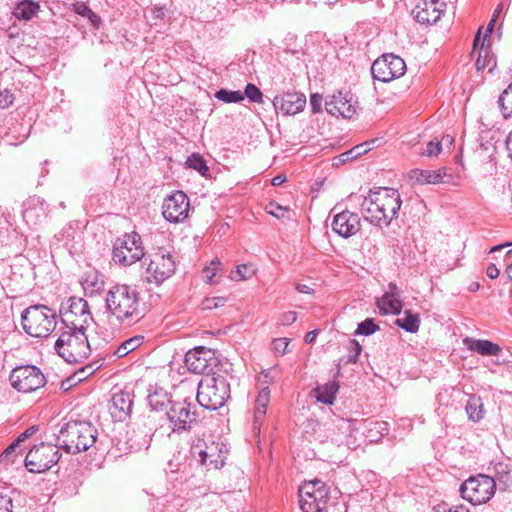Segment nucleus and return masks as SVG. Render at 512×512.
<instances>
[{
    "mask_svg": "<svg viewBox=\"0 0 512 512\" xmlns=\"http://www.w3.org/2000/svg\"><path fill=\"white\" fill-rule=\"evenodd\" d=\"M402 200L398 190L378 187L369 190L361 203V211L370 223L382 227L388 226L397 217Z\"/></svg>",
    "mask_w": 512,
    "mask_h": 512,
    "instance_id": "f257e3e1",
    "label": "nucleus"
},
{
    "mask_svg": "<svg viewBox=\"0 0 512 512\" xmlns=\"http://www.w3.org/2000/svg\"><path fill=\"white\" fill-rule=\"evenodd\" d=\"M108 312L122 324H132L144 316L139 293L136 288L126 284H117L106 295Z\"/></svg>",
    "mask_w": 512,
    "mask_h": 512,
    "instance_id": "f03ea898",
    "label": "nucleus"
},
{
    "mask_svg": "<svg viewBox=\"0 0 512 512\" xmlns=\"http://www.w3.org/2000/svg\"><path fill=\"white\" fill-rule=\"evenodd\" d=\"M97 429L90 422L70 421L65 423L57 435V443L69 454H78L91 448L97 439Z\"/></svg>",
    "mask_w": 512,
    "mask_h": 512,
    "instance_id": "7ed1b4c3",
    "label": "nucleus"
},
{
    "mask_svg": "<svg viewBox=\"0 0 512 512\" xmlns=\"http://www.w3.org/2000/svg\"><path fill=\"white\" fill-rule=\"evenodd\" d=\"M86 330L66 328L56 340L54 348L67 363H81L93 350Z\"/></svg>",
    "mask_w": 512,
    "mask_h": 512,
    "instance_id": "20e7f679",
    "label": "nucleus"
},
{
    "mask_svg": "<svg viewBox=\"0 0 512 512\" xmlns=\"http://www.w3.org/2000/svg\"><path fill=\"white\" fill-rule=\"evenodd\" d=\"M230 383L222 375L204 376L198 384L197 401L209 410H217L225 405L231 395Z\"/></svg>",
    "mask_w": 512,
    "mask_h": 512,
    "instance_id": "39448f33",
    "label": "nucleus"
},
{
    "mask_svg": "<svg viewBox=\"0 0 512 512\" xmlns=\"http://www.w3.org/2000/svg\"><path fill=\"white\" fill-rule=\"evenodd\" d=\"M23 330L32 337H47L56 327V312L43 304L27 307L21 314Z\"/></svg>",
    "mask_w": 512,
    "mask_h": 512,
    "instance_id": "423d86ee",
    "label": "nucleus"
},
{
    "mask_svg": "<svg viewBox=\"0 0 512 512\" xmlns=\"http://www.w3.org/2000/svg\"><path fill=\"white\" fill-rule=\"evenodd\" d=\"M227 449L223 443H217L213 440L209 442L204 438H196L192 441L190 454L192 458L208 469H219L224 463Z\"/></svg>",
    "mask_w": 512,
    "mask_h": 512,
    "instance_id": "0eeeda50",
    "label": "nucleus"
},
{
    "mask_svg": "<svg viewBox=\"0 0 512 512\" xmlns=\"http://www.w3.org/2000/svg\"><path fill=\"white\" fill-rule=\"evenodd\" d=\"M146 266L144 277L147 282L159 285L171 277L175 271V261L164 249H158L142 258Z\"/></svg>",
    "mask_w": 512,
    "mask_h": 512,
    "instance_id": "6e6552de",
    "label": "nucleus"
},
{
    "mask_svg": "<svg viewBox=\"0 0 512 512\" xmlns=\"http://www.w3.org/2000/svg\"><path fill=\"white\" fill-rule=\"evenodd\" d=\"M60 446L40 443L35 445L25 457V466L31 473H43L58 463L61 458Z\"/></svg>",
    "mask_w": 512,
    "mask_h": 512,
    "instance_id": "1a4fd4ad",
    "label": "nucleus"
},
{
    "mask_svg": "<svg viewBox=\"0 0 512 512\" xmlns=\"http://www.w3.org/2000/svg\"><path fill=\"white\" fill-rule=\"evenodd\" d=\"M495 479L487 475H479L465 480L460 488L461 497L473 505L486 503L494 494Z\"/></svg>",
    "mask_w": 512,
    "mask_h": 512,
    "instance_id": "9d476101",
    "label": "nucleus"
},
{
    "mask_svg": "<svg viewBox=\"0 0 512 512\" xmlns=\"http://www.w3.org/2000/svg\"><path fill=\"white\" fill-rule=\"evenodd\" d=\"M9 380L13 388L23 393L35 391L46 383L44 374L33 365L14 368L10 373Z\"/></svg>",
    "mask_w": 512,
    "mask_h": 512,
    "instance_id": "9b49d317",
    "label": "nucleus"
},
{
    "mask_svg": "<svg viewBox=\"0 0 512 512\" xmlns=\"http://www.w3.org/2000/svg\"><path fill=\"white\" fill-rule=\"evenodd\" d=\"M144 257L141 237L137 233L117 239L113 248V261L122 266H130Z\"/></svg>",
    "mask_w": 512,
    "mask_h": 512,
    "instance_id": "f8f14e48",
    "label": "nucleus"
},
{
    "mask_svg": "<svg viewBox=\"0 0 512 512\" xmlns=\"http://www.w3.org/2000/svg\"><path fill=\"white\" fill-rule=\"evenodd\" d=\"M68 303L66 309L60 310L63 324L69 329L86 330L93 322L88 302L83 298L71 297Z\"/></svg>",
    "mask_w": 512,
    "mask_h": 512,
    "instance_id": "ddd939ff",
    "label": "nucleus"
},
{
    "mask_svg": "<svg viewBox=\"0 0 512 512\" xmlns=\"http://www.w3.org/2000/svg\"><path fill=\"white\" fill-rule=\"evenodd\" d=\"M406 72L405 61L394 54H384L376 59L371 66V73L375 80L390 82L403 76Z\"/></svg>",
    "mask_w": 512,
    "mask_h": 512,
    "instance_id": "4468645a",
    "label": "nucleus"
},
{
    "mask_svg": "<svg viewBox=\"0 0 512 512\" xmlns=\"http://www.w3.org/2000/svg\"><path fill=\"white\" fill-rule=\"evenodd\" d=\"M185 364L190 372L207 376L213 373L219 360L214 350L200 346L186 353Z\"/></svg>",
    "mask_w": 512,
    "mask_h": 512,
    "instance_id": "2eb2a0df",
    "label": "nucleus"
},
{
    "mask_svg": "<svg viewBox=\"0 0 512 512\" xmlns=\"http://www.w3.org/2000/svg\"><path fill=\"white\" fill-rule=\"evenodd\" d=\"M173 432L187 431L196 421L195 405L187 400L174 401L167 412Z\"/></svg>",
    "mask_w": 512,
    "mask_h": 512,
    "instance_id": "dca6fc26",
    "label": "nucleus"
},
{
    "mask_svg": "<svg viewBox=\"0 0 512 512\" xmlns=\"http://www.w3.org/2000/svg\"><path fill=\"white\" fill-rule=\"evenodd\" d=\"M190 202L182 191H175L167 196L162 204L163 217L171 223H179L188 217Z\"/></svg>",
    "mask_w": 512,
    "mask_h": 512,
    "instance_id": "f3484780",
    "label": "nucleus"
},
{
    "mask_svg": "<svg viewBox=\"0 0 512 512\" xmlns=\"http://www.w3.org/2000/svg\"><path fill=\"white\" fill-rule=\"evenodd\" d=\"M331 227L339 236L349 238L360 231L361 219L357 213L345 210L334 216Z\"/></svg>",
    "mask_w": 512,
    "mask_h": 512,
    "instance_id": "a211bd4d",
    "label": "nucleus"
},
{
    "mask_svg": "<svg viewBox=\"0 0 512 512\" xmlns=\"http://www.w3.org/2000/svg\"><path fill=\"white\" fill-rule=\"evenodd\" d=\"M326 111L336 117L351 118L356 113L352 96L338 92L329 95L325 100Z\"/></svg>",
    "mask_w": 512,
    "mask_h": 512,
    "instance_id": "6ab92c4d",
    "label": "nucleus"
},
{
    "mask_svg": "<svg viewBox=\"0 0 512 512\" xmlns=\"http://www.w3.org/2000/svg\"><path fill=\"white\" fill-rule=\"evenodd\" d=\"M443 6L445 5L439 0H418L412 10V15L421 24H433L440 19Z\"/></svg>",
    "mask_w": 512,
    "mask_h": 512,
    "instance_id": "aec40b11",
    "label": "nucleus"
},
{
    "mask_svg": "<svg viewBox=\"0 0 512 512\" xmlns=\"http://www.w3.org/2000/svg\"><path fill=\"white\" fill-rule=\"evenodd\" d=\"M306 105V97L301 93H285L275 96L273 106L278 113L284 116L295 115L301 112Z\"/></svg>",
    "mask_w": 512,
    "mask_h": 512,
    "instance_id": "412c9836",
    "label": "nucleus"
},
{
    "mask_svg": "<svg viewBox=\"0 0 512 512\" xmlns=\"http://www.w3.org/2000/svg\"><path fill=\"white\" fill-rule=\"evenodd\" d=\"M132 407V394L128 391H119L112 396L109 412L115 421L122 422L130 416Z\"/></svg>",
    "mask_w": 512,
    "mask_h": 512,
    "instance_id": "4be33fe9",
    "label": "nucleus"
},
{
    "mask_svg": "<svg viewBox=\"0 0 512 512\" xmlns=\"http://www.w3.org/2000/svg\"><path fill=\"white\" fill-rule=\"evenodd\" d=\"M48 215V204L40 197H30L24 204L23 218L28 225H38Z\"/></svg>",
    "mask_w": 512,
    "mask_h": 512,
    "instance_id": "5701e85b",
    "label": "nucleus"
},
{
    "mask_svg": "<svg viewBox=\"0 0 512 512\" xmlns=\"http://www.w3.org/2000/svg\"><path fill=\"white\" fill-rule=\"evenodd\" d=\"M463 344L468 350L478 353L482 356H498L502 351L498 344L489 340L465 337L463 339Z\"/></svg>",
    "mask_w": 512,
    "mask_h": 512,
    "instance_id": "b1692460",
    "label": "nucleus"
},
{
    "mask_svg": "<svg viewBox=\"0 0 512 512\" xmlns=\"http://www.w3.org/2000/svg\"><path fill=\"white\" fill-rule=\"evenodd\" d=\"M328 490L316 491L315 495L299 496L300 508L303 512H323L326 509Z\"/></svg>",
    "mask_w": 512,
    "mask_h": 512,
    "instance_id": "393cba45",
    "label": "nucleus"
},
{
    "mask_svg": "<svg viewBox=\"0 0 512 512\" xmlns=\"http://www.w3.org/2000/svg\"><path fill=\"white\" fill-rule=\"evenodd\" d=\"M338 390H339L338 382L335 380H332V381H329L322 385L318 384L312 390V394L318 402H321L326 405H332L335 400L336 393L338 392Z\"/></svg>",
    "mask_w": 512,
    "mask_h": 512,
    "instance_id": "a878e982",
    "label": "nucleus"
},
{
    "mask_svg": "<svg viewBox=\"0 0 512 512\" xmlns=\"http://www.w3.org/2000/svg\"><path fill=\"white\" fill-rule=\"evenodd\" d=\"M270 399V391L266 387L260 391L256 399V405L254 409V429H259L261 423L264 420L266 414V408Z\"/></svg>",
    "mask_w": 512,
    "mask_h": 512,
    "instance_id": "bb28decb",
    "label": "nucleus"
},
{
    "mask_svg": "<svg viewBox=\"0 0 512 512\" xmlns=\"http://www.w3.org/2000/svg\"><path fill=\"white\" fill-rule=\"evenodd\" d=\"M39 3L33 0H22L14 7L13 14L17 19L28 21L39 11Z\"/></svg>",
    "mask_w": 512,
    "mask_h": 512,
    "instance_id": "cd10ccee",
    "label": "nucleus"
},
{
    "mask_svg": "<svg viewBox=\"0 0 512 512\" xmlns=\"http://www.w3.org/2000/svg\"><path fill=\"white\" fill-rule=\"evenodd\" d=\"M465 410L468 419L473 422H479L484 417V405L482 399L476 395H470Z\"/></svg>",
    "mask_w": 512,
    "mask_h": 512,
    "instance_id": "c85d7f7f",
    "label": "nucleus"
},
{
    "mask_svg": "<svg viewBox=\"0 0 512 512\" xmlns=\"http://www.w3.org/2000/svg\"><path fill=\"white\" fill-rule=\"evenodd\" d=\"M476 68L477 70H484L488 68L489 71H492L496 66V59L494 55H492L489 51V44H483L481 42L478 58L476 60Z\"/></svg>",
    "mask_w": 512,
    "mask_h": 512,
    "instance_id": "c756f323",
    "label": "nucleus"
},
{
    "mask_svg": "<svg viewBox=\"0 0 512 512\" xmlns=\"http://www.w3.org/2000/svg\"><path fill=\"white\" fill-rule=\"evenodd\" d=\"M395 324L407 332L415 333L419 329L420 319L418 314L405 310L403 316L396 319Z\"/></svg>",
    "mask_w": 512,
    "mask_h": 512,
    "instance_id": "7c9ffc66",
    "label": "nucleus"
},
{
    "mask_svg": "<svg viewBox=\"0 0 512 512\" xmlns=\"http://www.w3.org/2000/svg\"><path fill=\"white\" fill-rule=\"evenodd\" d=\"M84 290L90 295L99 293L104 287V280L96 271L86 274L82 282Z\"/></svg>",
    "mask_w": 512,
    "mask_h": 512,
    "instance_id": "2f4dec72",
    "label": "nucleus"
},
{
    "mask_svg": "<svg viewBox=\"0 0 512 512\" xmlns=\"http://www.w3.org/2000/svg\"><path fill=\"white\" fill-rule=\"evenodd\" d=\"M376 141L377 139H372L370 141H366L364 143L354 146L352 149L342 153L339 156L340 161L347 162L367 153L373 148V145L376 143Z\"/></svg>",
    "mask_w": 512,
    "mask_h": 512,
    "instance_id": "473e14b6",
    "label": "nucleus"
},
{
    "mask_svg": "<svg viewBox=\"0 0 512 512\" xmlns=\"http://www.w3.org/2000/svg\"><path fill=\"white\" fill-rule=\"evenodd\" d=\"M498 104L503 117L512 118V82L499 96Z\"/></svg>",
    "mask_w": 512,
    "mask_h": 512,
    "instance_id": "72a5a7b5",
    "label": "nucleus"
},
{
    "mask_svg": "<svg viewBox=\"0 0 512 512\" xmlns=\"http://www.w3.org/2000/svg\"><path fill=\"white\" fill-rule=\"evenodd\" d=\"M143 343V337L135 336L130 339L125 340L121 343L116 349L113 350V353L117 355V357L121 358L129 354L130 352L137 349Z\"/></svg>",
    "mask_w": 512,
    "mask_h": 512,
    "instance_id": "f704fd0d",
    "label": "nucleus"
},
{
    "mask_svg": "<svg viewBox=\"0 0 512 512\" xmlns=\"http://www.w3.org/2000/svg\"><path fill=\"white\" fill-rule=\"evenodd\" d=\"M378 306L384 313L399 314L402 309V303L399 297L384 295L378 300Z\"/></svg>",
    "mask_w": 512,
    "mask_h": 512,
    "instance_id": "c9c22d12",
    "label": "nucleus"
},
{
    "mask_svg": "<svg viewBox=\"0 0 512 512\" xmlns=\"http://www.w3.org/2000/svg\"><path fill=\"white\" fill-rule=\"evenodd\" d=\"M148 403L152 410L162 411L163 409H165L167 404L171 405L172 401H170L167 393L161 390L149 394Z\"/></svg>",
    "mask_w": 512,
    "mask_h": 512,
    "instance_id": "e433bc0d",
    "label": "nucleus"
},
{
    "mask_svg": "<svg viewBox=\"0 0 512 512\" xmlns=\"http://www.w3.org/2000/svg\"><path fill=\"white\" fill-rule=\"evenodd\" d=\"M329 430L333 432L330 437L331 442L340 446L345 443L344 437H346L347 433L350 431V424L348 421L341 420L337 426L333 425Z\"/></svg>",
    "mask_w": 512,
    "mask_h": 512,
    "instance_id": "4c0bfd02",
    "label": "nucleus"
},
{
    "mask_svg": "<svg viewBox=\"0 0 512 512\" xmlns=\"http://www.w3.org/2000/svg\"><path fill=\"white\" fill-rule=\"evenodd\" d=\"M186 164L189 168L196 170L202 176H206L209 172V168L206 164V161L198 153H193L191 156H189L187 158Z\"/></svg>",
    "mask_w": 512,
    "mask_h": 512,
    "instance_id": "58836bf2",
    "label": "nucleus"
},
{
    "mask_svg": "<svg viewBox=\"0 0 512 512\" xmlns=\"http://www.w3.org/2000/svg\"><path fill=\"white\" fill-rule=\"evenodd\" d=\"M215 98L225 103H239L244 100V95L241 91H231L227 89H220L216 91Z\"/></svg>",
    "mask_w": 512,
    "mask_h": 512,
    "instance_id": "ea45409f",
    "label": "nucleus"
},
{
    "mask_svg": "<svg viewBox=\"0 0 512 512\" xmlns=\"http://www.w3.org/2000/svg\"><path fill=\"white\" fill-rule=\"evenodd\" d=\"M265 210L268 214L281 220L291 219L292 212L287 207L281 206L275 202H270L266 205Z\"/></svg>",
    "mask_w": 512,
    "mask_h": 512,
    "instance_id": "a19ab883",
    "label": "nucleus"
},
{
    "mask_svg": "<svg viewBox=\"0 0 512 512\" xmlns=\"http://www.w3.org/2000/svg\"><path fill=\"white\" fill-rule=\"evenodd\" d=\"M16 496H19V492L15 489L0 492V512H12Z\"/></svg>",
    "mask_w": 512,
    "mask_h": 512,
    "instance_id": "79ce46f5",
    "label": "nucleus"
},
{
    "mask_svg": "<svg viewBox=\"0 0 512 512\" xmlns=\"http://www.w3.org/2000/svg\"><path fill=\"white\" fill-rule=\"evenodd\" d=\"M378 329L379 327L375 324L374 320L372 318H367L358 324L355 334L369 336L375 333Z\"/></svg>",
    "mask_w": 512,
    "mask_h": 512,
    "instance_id": "37998d69",
    "label": "nucleus"
},
{
    "mask_svg": "<svg viewBox=\"0 0 512 512\" xmlns=\"http://www.w3.org/2000/svg\"><path fill=\"white\" fill-rule=\"evenodd\" d=\"M20 444L21 443L17 439L12 442L0 455V462H14V456H16L19 451H21Z\"/></svg>",
    "mask_w": 512,
    "mask_h": 512,
    "instance_id": "c03bdc74",
    "label": "nucleus"
},
{
    "mask_svg": "<svg viewBox=\"0 0 512 512\" xmlns=\"http://www.w3.org/2000/svg\"><path fill=\"white\" fill-rule=\"evenodd\" d=\"M243 95L246 96L253 103H261L263 100L262 92L256 85L252 83L246 85L245 92Z\"/></svg>",
    "mask_w": 512,
    "mask_h": 512,
    "instance_id": "a18cd8bd",
    "label": "nucleus"
},
{
    "mask_svg": "<svg viewBox=\"0 0 512 512\" xmlns=\"http://www.w3.org/2000/svg\"><path fill=\"white\" fill-rule=\"evenodd\" d=\"M221 262L218 259L212 260L210 266L203 269V276L207 283L213 284V278L216 276L217 271L220 269Z\"/></svg>",
    "mask_w": 512,
    "mask_h": 512,
    "instance_id": "49530a36",
    "label": "nucleus"
},
{
    "mask_svg": "<svg viewBox=\"0 0 512 512\" xmlns=\"http://www.w3.org/2000/svg\"><path fill=\"white\" fill-rule=\"evenodd\" d=\"M495 22L496 20L491 18L490 22L488 23L487 25V28H486V33L484 35V37L482 38V40L480 39V34H481V29L478 30L475 38H474V43H473V48L476 49V47L479 45V42H483V44L485 43H488L490 42V35L493 31V28H494V25H495Z\"/></svg>",
    "mask_w": 512,
    "mask_h": 512,
    "instance_id": "de8ad7c7",
    "label": "nucleus"
},
{
    "mask_svg": "<svg viewBox=\"0 0 512 512\" xmlns=\"http://www.w3.org/2000/svg\"><path fill=\"white\" fill-rule=\"evenodd\" d=\"M442 151V143L439 140L430 141L427 143L426 148L422 151V155L432 157L437 156Z\"/></svg>",
    "mask_w": 512,
    "mask_h": 512,
    "instance_id": "09e8293b",
    "label": "nucleus"
},
{
    "mask_svg": "<svg viewBox=\"0 0 512 512\" xmlns=\"http://www.w3.org/2000/svg\"><path fill=\"white\" fill-rule=\"evenodd\" d=\"M493 469H494L495 477L497 478V480L507 483V481L509 480L508 466L503 463H496L494 465Z\"/></svg>",
    "mask_w": 512,
    "mask_h": 512,
    "instance_id": "8fccbe9b",
    "label": "nucleus"
},
{
    "mask_svg": "<svg viewBox=\"0 0 512 512\" xmlns=\"http://www.w3.org/2000/svg\"><path fill=\"white\" fill-rule=\"evenodd\" d=\"M226 302V299L223 297H212L206 298L202 302L203 309L211 310L214 308L222 307Z\"/></svg>",
    "mask_w": 512,
    "mask_h": 512,
    "instance_id": "3c124183",
    "label": "nucleus"
},
{
    "mask_svg": "<svg viewBox=\"0 0 512 512\" xmlns=\"http://www.w3.org/2000/svg\"><path fill=\"white\" fill-rule=\"evenodd\" d=\"M297 320V313L295 311H288L281 314L278 318V324L288 326Z\"/></svg>",
    "mask_w": 512,
    "mask_h": 512,
    "instance_id": "603ef678",
    "label": "nucleus"
},
{
    "mask_svg": "<svg viewBox=\"0 0 512 512\" xmlns=\"http://www.w3.org/2000/svg\"><path fill=\"white\" fill-rule=\"evenodd\" d=\"M422 180L428 184L441 183L440 174L436 171H423L421 173Z\"/></svg>",
    "mask_w": 512,
    "mask_h": 512,
    "instance_id": "864d4df0",
    "label": "nucleus"
},
{
    "mask_svg": "<svg viewBox=\"0 0 512 512\" xmlns=\"http://www.w3.org/2000/svg\"><path fill=\"white\" fill-rule=\"evenodd\" d=\"M350 347H351V353L348 356L347 362L348 363H356L358 361V357L362 350L361 345L357 341L353 340L350 343Z\"/></svg>",
    "mask_w": 512,
    "mask_h": 512,
    "instance_id": "5fc2aeb1",
    "label": "nucleus"
},
{
    "mask_svg": "<svg viewBox=\"0 0 512 512\" xmlns=\"http://www.w3.org/2000/svg\"><path fill=\"white\" fill-rule=\"evenodd\" d=\"M100 366L101 364H98V361H94L93 363L81 368L76 373L77 375H80L78 379L81 381L84 377L93 374Z\"/></svg>",
    "mask_w": 512,
    "mask_h": 512,
    "instance_id": "6e6d98bb",
    "label": "nucleus"
},
{
    "mask_svg": "<svg viewBox=\"0 0 512 512\" xmlns=\"http://www.w3.org/2000/svg\"><path fill=\"white\" fill-rule=\"evenodd\" d=\"M248 266L246 264H240L236 267V271L232 272L231 279L235 281H240L248 278L247 276Z\"/></svg>",
    "mask_w": 512,
    "mask_h": 512,
    "instance_id": "4d7b16f0",
    "label": "nucleus"
},
{
    "mask_svg": "<svg viewBox=\"0 0 512 512\" xmlns=\"http://www.w3.org/2000/svg\"><path fill=\"white\" fill-rule=\"evenodd\" d=\"M14 101L13 94L8 90L0 91V108H8Z\"/></svg>",
    "mask_w": 512,
    "mask_h": 512,
    "instance_id": "13d9d810",
    "label": "nucleus"
},
{
    "mask_svg": "<svg viewBox=\"0 0 512 512\" xmlns=\"http://www.w3.org/2000/svg\"><path fill=\"white\" fill-rule=\"evenodd\" d=\"M298 493H299V496H306L309 494L315 495L316 494L315 484L313 483V481L305 482L303 485H301L299 487Z\"/></svg>",
    "mask_w": 512,
    "mask_h": 512,
    "instance_id": "bf43d9fd",
    "label": "nucleus"
},
{
    "mask_svg": "<svg viewBox=\"0 0 512 512\" xmlns=\"http://www.w3.org/2000/svg\"><path fill=\"white\" fill-rule=\"evenodd\" d=\"M322 96L319 94H312L310 97V105L313 112H319L322 106Z\"/></svg>",
    "mask_w": 512,
    "mask_h": 512,
    "instance_id": "052dcab7",
    "label": "nucleus"
},
{
    "mask_svg": "<svg viewBox=\"0 0 512 512\" xmlns=\"http://www.w3.org/2000/svg\"><path fill=\"white\" fill-rule=\"evenodd\" d=\"M288 339L287 338H279L274 340V348L277 352H281L284 354L286 352V349L288 347Z\"/></svg>",
    "mask_w": 512,
    "mask_h": 512,
    "instance_id": "680f3d73",
    "label": "nucleus"
},
{
    "mask_svg": "<svg viewBox=\"0 0 512 512\" xmlns=\"http://www.w3.org/2000/svg\"><path fill=\"white\" fill-rule=\"evenodd\" d=\"M38 428L37 426H31L29 428H27L23 433H21L18 437H17V440L22 443L23 441H25L26 439H28L29 437H31L32 435H34L36 432H37Z\"/></svg>",
    "mask_w": 512,
    "mask_h": 512,
    "instance_id": "e2e57ef3",
    "label": "nucleus"
},
{
    "mask_svg": "<svg viewBox=\"0 0 512 512\" xmlns=\"http://www.w3.org/2000/svg\"><path fill=\"white\" fill-rule=\"evenodd\" d=\"M499 269L495 264L491 263L486 269V275L491 279H496L499 276Z\"/></svg>",
    "mask_w": 512,
    "mask_h": 512,
    "instance_id": "0e129e2a",
    "label": "nucleus"
},
{
    "mask_svg": "<svg viewBox=\"0 0 512 512\" xmlns=\"http://www.w3.org/2000/svg\"><path fill=\"white\" fill-rule=\"evenodd\" d=\"M374 424V429H376L380 435H384L388 433V424L384 421H377Z\"/></svg>",
    "mask_w": 512,
    "mask_h": 512,
    "instance_id": "69168bd1",
    "label": "nucleus"
},
{
    "mask_svg": "<svg viewBox=\"0 0 512 512\" xmlns=\"http://www.w3.org/2000/svg\"><path fill=\"white\" fill-rule=\"evenodd\" d=\"M447 512H470L469 509L465 505H456L451 508Z\"/></svg>",
    "mask_w": 512,
    "mask_h": 512,
    "instance_id": "338daca9",
    "label": "nucleus"
},
{
    "mask_svg": "<svg viewBox=\"0 0 512 512\" xmlns=\"http://www.w3.org/2000/svg\"><path fill=\"white\" fill-rule=\"evenodd\" d=\"M506 148L509 154V157L512 159V131L509 133L506 139Z\"/></svg>",
    "mask_w": 512,
    "mask_h": 512,
    "instance_id": "774afa93",
    "label": "nucleus"
}]
</instances>
